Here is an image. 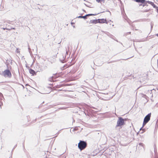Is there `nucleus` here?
Instances as JSON below:
<instances>
[{"label":"nucleus","instance_id":"nucleus-35","mask_svg":"<svg viewBox=\"0 0 158 158\" xmlns=\"http://www.w3.org/2000/svg\"><path fill=\"white\" fill-rule=\"evenodd\" d=\"M71 24H74V23L71 22Z\"/></svg>","mask_w":158,"mask_h":158},{"label":"nucleus","instance_id":"nucleus-24","mask_svg":"<svg viewBox=\"0 0 158 158\" xmlns=\"http://www.w3.org/2000/svg\"><path fill=\"white\" fill-rule=\"evenodd\" d=\"M49 84H50V85H55V83L53 84V83L52 84H50V83H49Z\"/></svg>","mask_w":158,"mask_h":158},{"label":"nucleus","instance_id":"nucleus-27","mask_svg":"<svg viewBox=\"0 0 158 158\" xmlns=\"http://www.w3.org/2000/svg\"><path fill=\"white\" fill-rule=\"evenodd\" d=\"M6 30H11V29H9V28H7V29H6Z\"/></svg>","mask_w":158,"mask_h":158},{"label":"nucleus","instance_id":"nucleus-12","mask_svg":"<svg viewBox=\"0 0 158 158\" xmlns=\"http://www.w3.org/2000/svg\"><path fill=\"white\" fill-rule=\"evenodd\" d=\"M2 97L3 95L1 93H0V107L1 108V106L2 105V103L1 101L2 98Z\"/></svg>","mask_w":158,"mask_h":158},{"label":"nucleus","instance_id":"nucleus-8","mask_svg":"<svg viewBox=\"0 0 158 158\" xmlns=\"http://www.w3.org/2000/svg\"><path fill=\"white\" fill-rule=\"evenodd\" d=\"M98 21V23H107L108 22H107L106 19H97Z\"/></svg>","mask_w":158,"mask_h":158},{"label":"nucleus","instance_id":"nucleus-3","mask_svg":"<svg viewBox=\"0 0 158 158\" xmlns=\"http://www.w3.org/2000/svg\"><path fill=\"white\" fill-rule=\"evenodd\" d=\"M124 124V119L122 117H119L117 121L116 127H121Z\"/></svg>","mask_w":158,"mask_h":158},{"label":"nucleus","instance_id":"nucleus-2","mask_svg":"<svg viewBox=\"0 0 158 158\" xmlns=\"http://www.w3.org/2000/svg\"><path fill=\"white\" fill-rule=\"evenodd\" d=\"M151 115V113L148 114L144 118L143 124V127L146 124L148 123L150 119Z\"/></svg>","mask_w":158,"mask_h":158},{"label":"nucleus","instance_id":"nucleus-26","mask_svg":"<svg viewBox=\"0 0 158 158\" xmlns=\"http://www.w3.org/2000/svg\"><path fill=\"white\" fill-rule=\"evenodd\" d=\"M28 49H29V51L30 52V50H31V49L30 48V47L28 46Z\"/></svg>","mask_w":158,"mask_h":158},{"label":"nucleus","instance_id":"nucleus-14","mask_svg":"<svg viewBox=\"0 0 158 158\" xmlns=\"http://www.w3.org/2000/svg\"><path fill=\"white\" fill-rule=\"evenodd\" d=\"M147 3H148L147 1H145L144 2L142 3L143 4V6H147L148 5L147 4Z\"/></svg>","mask_w":158,"mask_h":158},{"label":"nucleus","instance_id":"nucleus-11","mask_svg":"<svg viewBox=\"0 0 158 158\" xmlns=\"http://www.w3.org/2000/svg\"><path fill=\"white\" fill-rule=\"evenodd\" d=\"M29 72L33 76L36 74V73L34 70H29Z\"/></svg>","mask_w":158,"mask_h":158},{"label":"nucleus","instance_id":"nucleus-9","mask_svg":"<svg viewBox=\"0 0 158 158\" xmlns=\"http://www.w3.org/2000/svg\"><path fill=\"white\" fill-rule=\"evenodd\" d=\"M98 21L97 19L91 20L89 22V23L96 24L98 23Z\"/></svg>","mask_w":158,"mask_h":158},{"label":"nucleus","instance_id":"nucleus-5","mask_svg":"<svg viewBox=\"0 0 158 158\" xmlns=\"http://www.w3.org/2000/svg\"><path fill=\"white\" fill-rule=\"evenodd\" d=\"M60 61L61 62V64L60 63V67L61 69H62L63 68H65L66 69L68 67V65H66V64H65L64 65H63V63H64L65 61V60L63 59H60Z\"/></svg>","mask_w":158,"mask_h":158},{"label":"nucleus","instance_id":"nucleus-37","mask_svg":"<svg viewBox=\"0 0 158 158\" xmlns=\"http://www.w3.org/2000/svg\"><path fill=\"white\" fill-rule=\"evenodd\" d=\"M108 12H110H110L109 11H108Z\"/></svg>","mask_w":158,"mask_h":158},{"label":"nucleus","instance_id":"nucleus-31","mask_svg":"<svg viewBox=\"0 0 158 158\" xmlns=\"http://www.w3.org/2000/svg\"><path fill=\"white\" fill-rule=\"evenodd\" d=\"M68 51H66V53L67 54H68Z\"/></svg>","mask_w":158,"mask_h":158},{"label":"nucleus","instance_id":"nucleus-34","mask_svg":"<svg viewBox=\"0 0 158 158\" xmlns=\"http://www.w3.org/2000/svg\"><path fill=\"white\" fill-rule=\"evenodd\" d=\"M156 35L157 36H158V34H157Z\"/></svg>","mask_w":158,"mask_h":158},{"label":"nucleus","instance_id":"nucleus-38","mask_svg":"<svg viewBox=\"0 0 158 158\" xmlns=\"http://www.w3.org/2000/svg\"><path fill=\"white\" fill-rule=\"evenodd\" d=\"M57 88H59L58 86H57Z\"/></svg>","mask_w":158,"mask_h":158},{"label":"nucleus","instance_id":"nucleus-21","mask_svg":"<svg viewBox=\"0 0 158 158\" xmlns=\"http://www.w3.org/2000/svg\"><path fill=\"white\" fill-rule=\"evenodd\" d=\"M131 33V32H128L126 33L125 34V35H128V34H130Z\"/></svg>","mask_w":158,"mask_h":158},{"label":"nucleus","instance_id":"nucleus-6","mask_svg":"<svg viewBox=\"0 0 158 158\" xmlns=\"http://www.w3.org/2000/svg\"><path fill=\"white\" fill-rule=\"evenodd\" d=\"M6 64L7 68V69H11V68L10 67V64H11V60H6Z\"/></svg>","mask_w":158,"mask_h":158},{"label":"nucleus","instance_id":"nucleus-10","mask_svg":"<svg viewBox=\"0 0 158 158\" xmlns=\"http://www.w3.org/2000/svg\"><path fill=\"white\" fill-rule=\"evenodd\" d=\"M55 76H53L52 77L49 78L48 81L51 82L52 81L53 83L54 82L56 81V80H55Z\"/></svg>","mask_w":158,"mask_h":158},{"label":"nucleus","instance_id":"nucleus-33","mask_svg":"<svg viewBox=\"0 0 158 158\" xmlns=\"http://www.w3.org/2000/svg\"><path fill=\"white\" fill-rule=\"evenodd\" d=\"M114 40H115L116 41L118 42V41L117 40H116L115 39V38H114Z\"/></svg>","mask_w":158,"mask_h":158},{"label":"nucleus","instance_id":"nucleus-13","mask_svg":"<svg viewBox=\"0 0 158 158\" xmlns=\"http://www.w3.org/2000/svg\"><path fill=\"white\" fill-rule=\"evenodd\" d=\"M134 1L135 2H139V3H143L145 1V0H134Z\"/></svg>","mask_w":158,"mask_h":158},{"label":"nucleus","instance_id":"nucleus-7","mask_svg":"<svg viewBox=\"0 0 158 158\" xmlns=\"http://www.w3.org/2000/svg\"><path fill=\"white\" fill-rule=\"evenodd\" d=\"M147 2L148 3L151 4L154 8L156 9L157 12L158 13V7L156 5L154 4L153 2H152L148 1Z\"/></svg>","mask_w":158,"mask_h":158},{"label":"nucleus","instance_id":"nucleus-1","mask_svg":"<svg viewBox=\"0 0 158 158\" xmlns=\"http://www.w3.org/2000/svg\"><path fill=\"white\" fill-rule=\"evenodd\" d=\"M87 146L86 142L84 141L80 140L78 143V147L79 149L82 151L85 149Z\"/></svg>","mask_w":158,"mask_h":158},{"label":"nucleus","instance_id":"nucleus-30","mask_svg":"<svg viewBox=\"0 0 158 158\" xmlns=\"http://www.w3.org/2000/svg\"><path fill=\"white\" fill-rule=\"evenodd\" d=\"M15 28H11V29H15Z\"/></svg>","mask_w":158,"mask_h":158},{"label":"nucleus","instance_id":"nucleus-22","mask_svg":"<svg viewBox=\"0 0 158 158\" xmlns=\"http://www.w3.org/2000/svg\"><path fill=\"white\" fill-rule=\"evenodd\" d=\"M149 10H145L144 11V12H148V11Z\"/></svg>","mask_w":158,"mask_h":158},{"label":"nucleus","instance_id":"nucleus-16","mask_svg":"<svg viewBox=\"0 0 158 158\" xmlns=\"http://www.w3.org/2000/svg\"><path fill=\"white\" fill-rule=\"evenodd\" d=\"M87 16H94L96 15V14H86Z\"/></svg>","mask_w":158,"mask_h":158},{"label":"nucleus","instance_id":"nucleus-18","mask_svg":"<svg viewBox=\"0 0 158 158\" xmlns=\"http://www.w3.org/2000/svg\"><path fill=\"white\" fill-rule=\"evenodd\" d=\"M96 1L98 2H101L102 1H103V0H96Z\"/></svg>","mask_w":158,"mask_h":158},{"label":"nucleus","instance_id":"nucleus-19","mask_svg":"<svg viewBox=\"0 0 158 158\" xmlns=\"http://www.w3.org/2000/svg\"><path fill=\"white\" fill-rule=\"evenodd\" d=\"M82 16H78V17H77V18H82Z\"/></svg>","mask_w":158,"mask_h":158},{"label":"nucleus","instance_id":"nucleus-17","mask_svg":"<svg viewBox=\"0 0 158 158\" xmlns=\"http://www.w3.org/2000/svg\"><path fill=\"white\" fill-rule=\"evenodd\" d=\"M82 17H83L82 18L84 19H86L87 18V16L86 15L85 16H82Z\"/></svg>","mask_w":158,"mask_h":158},{"label":"nucleus","instance_id":"nucleus-25","mask_svg":"<svg viewBox=\"0 0 158 158\" xmlns=\"http://www.w3.org/2000/svg\"><path fill=\"white\" fill-rule=\"evenodd\" d=\"M152 67L154 69H155L156 68V67H155L153 65H152Z\"/></svg>","mask_w":158,"mask_h":158},{"label":"nucleus","instance_id":"nucleus-29","mask_svg":"<svg viewBox=\"0 0 158 158\" xmlns=\"http://www.w3.org/2000/svg\"><path fill=\"white\" fill-rule=\"evenodd\" d=\"M85 6H86L87 7H89V6H88L86 4H85Z\"/></svg>","mask_w":158,"mask_h":158},{"label":"nucleus","instance_id":"nucleus-4","mask_svg":"<svg viewBox=\"0 0 158 158\" xmlns=\"http://www.w3.org/2000/svg\"><path fill=\"white\" fill-rule=\"evenodd\" d=\"M0 74L6 77H10L11 76V73L9 70H5L4 72L2 73L0 72Z\"/></svg>","mask_w":158,"mask_h":158},{"label":"nucleus","instance_id":"nucleus-28","mask_svg":"<svg viewBox=\"0 0 158 158\" xmlns=\"http://www.w3.org/2000/svg\"><path fill=\"white\" fill-rule=\"evenodd\" d=\"M83 11L84 12H86V11H85V10H84L83 9Z\"/></svg>","mask_w":158,"mask_h":158},{"label":"nucleus","instance_id":"nucleus-15","mask_svg":"<svg viewBox=\"0 0 158 158\" xmlns=\"http://www.w3.org/2000/svg\"><path fill=\"white\" fill-rule=\"evenodd\" d=\"M109 36L113 40L115 38L114 36L110 34L109 35Z\"/></svg>","mask_w":158,"mask_h":158},{"label":"nucleus","instance_id":"nucleus-20","mask_svg":"<svg viewBox=\"0 0 158 158\" xmlns=\"http://www.w3.org/2000/svg\"><path fill=\"white\" fill-rule=\"evenodd\" d=\"M153 24H152V23H151V30H152V28L153 27Z\"/></svg>","mask_w":158,"mask_h":158},{"label":"nucleus","instance_id":"nucleus-23","mask_svg":"<svg viewBox=\"0 0 158 158\" xmlns=\"http://www.w3.org/2000/svg\"><path fill=\"white\" fill-rule=\"evenodd\" d=\"M2 29H3L4 30H6V29H7V28H2Z\"/></svg>","mask_w":158,"mask_h":158},{"label":"nucleus","instance_id":"nucleus-36","mask_svg":"<svg viewBox=\"0 0 158 158\" xmlns=\"http://www.w3.org/2000/svg\"><path fill=\"white\" fill-rule=\"evenodd\" d=\"M157 63H158V59L157 60Z\"/></svg>","mask_w":158,"mask_h":158},{"label":"nucleus","instance_id":"nucleus-32","mask_svg":"<svg viewBox=\"0 0 158 158\" xmlns=\"http://www.w3.org/2000/svg\"><path fill=\"white\" fill-rule=\"evenodd\" d=\"M143 6V4H139V6Z\"/></svg>","mask_w":158,"mask_h":158}]
</instances>
